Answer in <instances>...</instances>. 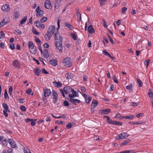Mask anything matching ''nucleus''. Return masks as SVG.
Returning a JSON list of instances; mask_svg holds the SVG:
<instances>
[{"instance_id":"f257e3e1","label":"nucleus","mask_w":153,"mask_h":153,"mask_svg":"<svg viewBox=\"0 0 153 153\" xmlns=\"http://www.w3.org/2000/svg\"><path fill=\"white\" fill-rule=\"evenodd\" d=\"M60 21L58 19L57 21L58 28H57V31L54 33V40L56 41L55 42V45L57 48L59 50V51L62 52V50L63 48L62 44V41L63 38L59 36V32L58 29L60 27Z\"/></svg>"},{"instance_id":"f03ea898","label":"nucleus","mask_w":153,"mask_h":153,"mask_svg":"<svg viewBox=\"0 0 153 153\" xmlns=\"http://www.w3.org/2000/svg\"><path fill=\"white\" fill-rule=\"evenodd\" d=\"M28 44L29 48L31 49L30 50L31 53L33 54H35L36 53V48L33 43L30 41L28 42Z\"/></svg>"},{"instance_id":"7ed1b4c3","label":"nucleus","mask_w":153,"mask_h":153,"mask_svg":"<svg viewBox=\"0 0 153 153\" xmlns=\"http://www.w3.org/2000/svg\"><path fill=\"white\" fill-rule=\"evenodd\" d=\"M63 64L65 66H71V59L69 57L65 58L63 61Z\"/></svg>"},{"instance_id":"20e7f679","label":"nucleus","mask_w":153,"mask_h":153,"mask_svg":"<svg viewBox=\"0 0 153 153\" xmlns=\"http://www.w3.org/2000/svg\"><path fill=\"white\" fill-rule=\"evenodd\" d=\"M55 30V27L54 26H50L49 27L47 32L50 35H53L54 33Z\"/></svg>"},{"instance_id":"39448f33","label":"nucleus","mask_w":153,"mask_h":153,"mask_svg":"<svg viewBox=\"0 0 153 153\" xmlns=\"http://www.w3.org/2000/svg\"><path fill=\"white\" fill-rule=\"evenodd\" d=\"M45 7L48 9H51L52 8L50 1L49 0H46L45 2Z\"/></svg>"},{"instance_id":"423d86ee","label":"nucleus","mask_w":153,"mask_h":153,"mask_svg":"<svg viewBox=\"0 0 153 153\" xmlns=\"http://www.w3.org/2000/svg\"><path fill=\"white\" fill-rule=\"evenodd\" d=\"M71 89L72 88L70 86H67L64 88L63 90L65 94H68L71 93Z\"/></svg>"},{"instance_id":"0eeeda50","label":"nucleus","mask_w":153,"mask_h":153,"mask_svg":"<svg viewBox=\"0 0 153 153\" xmlns=\"http://www.w3.org/2000/svg\"><path fill=\"white\" fill-rule=\"evenodd\" d=\"M1 10L7 12L10 10L9 5L7 4H6L3 5L1 7Z\"/></svg>"},{"instance_id":"6e6552de","label":"nucleus","mask_w":153,"mask_h":153,"mask_svg":"<svg viewBox=\"0 0 153 153\" xmlns=\"http://www.w3.org/2000/svg\"><path fill=\"white\" fill-rule=\"evenodd\" d=\"M43 91H44V97H46L49 96L51 94V90L48 88H46L45 89H44Z\"/></svg>"},{"instance_id":"1a4fd4ad","label":"nucleus","mask_w":153,"mask_h":153,"mask_svg":"<svg viewBox=\"0 0 153 153\" xmlns=\"http://www.w3.org/2000/svg\"><path fill=\"white\" fill-rule=\"evenodd\" d=\"M100 113L102 114H109L111 111L110 109L108 108L107 109L100 110Z\"/></svg>"},{"instance_id":"9d476101","label":"nucleus","mask_w":153,"mask_h":153,"mask_svg":"<svg viewBox=\"0 0 153 153\" xmlns=\"http://www.w3.org/2000/svg\"><path fill=\"white\" fill-rule=\"evenodd\" d=\"M9 143L11 145V147L15 148L16 147V145L13 140L12 139H8Z\"/></svg>"},{"instance_id":"9b49d317","label":"nucleus","mask_w":153,"mask_h":153,"mask_svg":"<svg viewBox=\"0 0 153 153\" xmlns=\"http://www.w3.org/2000/svg\"><path fill=\"white\" fill-rule=\"evenodd\" d=\"M76 10L77 11L76 16L77 17V19L78 21H80L81 20V15L80 14V10L78 8H77L76 9Z\"/></svg>"},{"instance_id":"f8f14e48","label":"nucleus","mask_w":153,"mask_h":153,"mask_svg":"<svg viewBox=\"0 0 153 153\" xmlns=\"http://www.w3.org/2000/svg\"><path fill=\"white\" fill-rule=\"evenodd\" d=\"M49 62L50 65L55 66L57 65L58 61L56 59H53L50 60Z\"/></svg>"},{"instance_id":"ddd939ff","label":"nucleus","mask_w":153,"mask_h":153,"mask_svg":"<svg viewBox=\"0 0 153 153\" xmlns=\"http://www.w3.org/2000/svg\"><path fill=\"white\" fill-rule=\"evenodd\" d=\"M34 72L35 74L38 76H40L41 70H40L39 68L36 67L34 70Z\"/></svg>"},{"instance_id":"4468645a","label":"nucleus","mask_w":153,"mask_h":153,"mask_svg":"<svg viewBox=\"0 0 153 153\" xmlns=\"http://www.w3.org/2000/svg\"><path fill=\"white\" fill-rule=\"evenodd\" d=\"M98 102L96 100H93L91 106V110L97 106L98 105Z\"/></svg>"},{"instance_id":"2eb2a0df","label":"nucleus","mask_w":153,"mask_h":153,"mask_svg":"<svg viewBox=\"0 0 153 153\" xmlns=\"http://www.w3.org/2000/svg\"><path fill=\"white\" fill-rule=\"evenodd\" d=\"M73 74L72 73L68 72L65 74V77L67 79H70L73 78Z\"/></svg>"},{"instance_id":"dca6fc26","label":"nucleus","mask_w":153,"mask_h":153,"mask_svg":"<svg viewBox=\"0 0 153 153\" xmlns=\"http://www.w3.org/2000/svg\"><path fill=\"white\" fill-rule=\"evenodd\" d=\"M87 30L88 32L91 34H92L95 32V30L91 25L88 27Z\"/></svg>"},{"instance_id":"f3484780","label":"nucleus","mask_w":153,"mask_h":153,"mask_svg":"<svg viewBox=\"0 0 153 153\" xmlns=\"http://www.w3.org/2000/svg\"><path fill=\"white\" fill-rule=\"evenodd\" d=\"M43 54L45 58L47 59L49 56L50 54L48 53V50L45 49L43 50Z\"/></svg>"},{"instance_id":"a211bd4d","label":"nucleus","mask_w":153,"mask_h":153,"mask_svg":"<svg viewBox=\"0 0 153 153\" xmlns=\"http://www.w3.org/2000/svg\"><path fill=\"white\" fill-rule=\"evenodd\" d=\"M13 18L15 19H16L19 18L20 16V14L16 10H14L13 13Z\"/></svg>"},{"instance_id":"6ab92c4d","label":"nucleus","mask_w":153,"mask_h":153,"mask_svg":"<svg viewBox=\"0 0 153 153\" xmlns=\"http://www.w3.org/2000/svg\"><path fill=\"white\" fill-rule=\"evenodd\" d=\"M125 138L124 132H122L118 135L115 139L117 140L123 139Z\"/></svg>"},{"instance_id":"aec40b11","label":"nucleus","mask_w":153,"mask_h":153,"mask_svg":"<svg viewBox=\"0 0 153 153\" xmlns=\"http://www.w3.org/2000/svg\"><path fill=\"white\" fill-rule=\"evenodd\" d=\"M13 65L16 68H19L20 66V63L17 60H15L13 62Z\"/></svg>"},{"instance_id":"412c9836","label":"nucleus","mask_w":153,"mask_h":153,"mask_svg":"<svg viewBox=\"0 0 153 153\" xmlns=\"http://www.w3.org/2000/svg\"><path fill=\"white\" fill-rule=\"evenodd\" d=\"M53 83L57 88L61 87L62 86V83L59 82H57V81H55Z\"/></svg>"},{"instance_id":"4be33fe9","label":"nucleus","mask_w":153,"mask_h":153,"mask_svg":"<svg viewBox=\"0 0 153 153\" xmlns=\"http://www.w3.org/2000/svg\"><path fill=\"white\" fill-rule=\"evenodd\" d=\"M83 96L86 102L87 103H88L91 100V98L90 97H88L87 95L85 94H83Z\"/></svg>"},{"instance_id":"5701e85b","label":"nucleus","mask_w":153,"mask_h":153,"mask_svg":"<svg viewBox=\"0 0 153 153\" xmlns=\"http://www.w3.org/2000/svg\"><path fill=\"white\" fill-rule=\"evenodd\" d=\"M104 117V118H106L107 119V122L109 124H114V121H113L112 120H111L109 117L108 116H103Z\"/></svg>"},{"instance_id":"b1692460","label":"nucleus","mask_w":153,"mask_h":153,"mask_svg":"<svg viewBox=\"0 0 153 153\" xmlns=\"http://www.w3.org/2000/svg\"><path fill=\"white\" fill-rule=\"evenodd\" d=\"M3 107L4 108V109L5 111H7V112H10V111L9 109V107L5 103H4L2 105Z\"/></svg>"},{"instance_id":"393cba45","label":"nucleus","mask_w":153,"mask_h":153,"mask_svg":"<svg viewBox=\"0 0 153 153\" xmlns=\"http://www.w3.org/2000/svg\"><path fill=\"white\" fill-rule=\"evenodd\" d=\"M52 36V35H50L47 32V33L45 35V38L46 41H48L51 39Z\"/></svg>"},{"instance_id":"a878e982","label":"nucleus","mask_w":153,"mask_h":153,"mask_svg":"<svg viewBox=\"0 0 153 153\" xmlns=\"http://www.w3.org/2000/svg\"><path fill=\"white\" fill-rule=\"evenodd\" d=\"M126 89L128 90L129 93L131 92L133 90V85L131 84H130L129 85L126 86Z\"/></svg>"},{"instance_id":"bb28decb","label":"nucleus","mask_w":153,"mask_h":153,"mask_svg":"<svg viewBox=\"0 0 153 153\" xmlns=\"http://www.w3.org/2000/svg\"><path fill=\"white\" fill-rule=\"evenodd\" d=\"M64 25L65 26L67 27L70 30H71L73 28V26L69 23H64Z\"/></svg>"},{"instance_id":"cd10ccee","label":"nucleus","mask_w":153,"mask_h":153,"mask_svg":"<svg viewBox=\"0 0 153 153\" xmlns=\"http://www.w3.org/2000/svg\"><path fill=\"white\" fill-rule=\"evenodd\" d=\"M36 13V16H42L43 14V11L42 10H40Z\"/></svg>"},{"instance_id":"c85d7f7f","label":"nucleus","mask_w":153,"mask_h":153,"mask_svg":"<svg viewBox=\"0 0 153 153\" xmlns=\"http://www.w3.org/2000/svg\"><path fill=\"white\" fill-rule=\"evenodd\" d=\"M122 117L127 119L132 120L133 119L134 116L133 115H130L128 116L123 117Z\"/></svg>"},{"instance_id":"c756f323","label":"nucleus","mask_w":153,"mask_h":153,"mask_svg":"<svg viewBox=\"0 0 153 153\" xmlns=\"http://www.w3.org/2000/svg\"><path fill=\"white\" fill-rule=\"evenodd\" d=\"M27 19V16H25L20 21V24H22L24 23Z\"/></svg>"},{"instance_id":"7c9ffc66","label":"nucleus","mask_w":153,"mask_h":153,"mask_svg":"<svg viewBox=\"0 0 153 153\" xmlns=\"http://www.w3.org/2000/svg\"><path fill=\"white\" fill-rule=\"evenodd\" d=\"M106 1V0H99V2L101 6L104 5Z\"/></svg>"},{"instance_id":"2f4dec72","label":"nucleus","mask_w":153,"mask_h":153,"mask_svg":"<svg viewBox=\"0 0 153 153\" xmlns=\"http://www.w3.org/2000/svg\"><path fill=\"white\" fill-rule=\"evenodd\" d=\"M130 142V140H129L127 139L126 140H125L123 143H122L121 144L120 146H123V145H126L128 143H129Z\"/></svg>"},{"instance_id":"473e14b6","label":"nucleus","mask_w":153,"mask_h":153,"mask_svg":"<svg viewBox=\"0 0 153 153\" xmlns=\"http://www.w3.org/2000/svg\"><path fill=\"white\" fill-rule=\"evenodd\" d=\"M52 94L53 96V98H58V94L55 91H52Z\"/></svg>"},{"instance_id":"72a5a7b5","label":"nucleus","mask_w":153,"mask_h":153,"mask_svg":"<svg viewBox=\"0 0 153 153\" xmlns=\"http://www.w3.org/2000/svg\"><path fill=\"white\" fill-rule=\"evenodd\" d=\"M71 36L74 40H76L77 39V36L74 33H71Z\"/></svg>"},{"instance_id":"f704fd0d","label":"nucleus","mask_w":153,"mask_h":153,"mask_svg":"<svg viewBox=\"0 0 153 153\" xmlns=\"http://www.w3.org/2000/svg\"><path fill=\"white\" fill-rule=\"evenodd\" d=\"M2 21L7 24V23L10 22V19L8 17H6L3 19Z\"/></svg>"},{"instance_id":"c9c22d12","label":"nucleus","mask_w":153,"mask_h":153,"mask_svg":"<svg viewBox=\"0 0 153 153\" xmlns=\"http://www.w3.org/2000/svg\"><path fill=\"white\" fill-rule=\"evenodd\" d=\"M55 124H62V125H65V123L64 122L61 121L56 120L55 121Z\"/></svg>"},{"instance_id":"e433bc0d","label":"nucleus","mask_w":153,"mask_h":153,"mask_svg":"<svg viewBox=\"0 0 153 153\" xmlns=\"http://www.w3.org/2000/svg\"><path fill=\"white\" fill-rule=\"evenodd\" d=\"M34 25L37 27H39L40 26L41 24H40L39 21L38 20L35 22Z\"/></svg>"},{"instance_id":"4c0bfd02","label":"nucleus","mask_w":153,"mask_h":153,"mask_svg":"<svg viewBox=\"0 0 153 153\" xmlns=\"http://www.w3.org/2000/svg\"><path fill=\"white\" fill-rule=\"evenodd\" d=\"M122 122H121L117 121H114V124L115 125H117L119 126H121L122 125Z\"/></svg>"},{"instance_id":"58836bf2","label":"nucleus","mask_w":153,"mask_h":153,"mask_svg":"<svg viewBox=\"0 0 153 153\" xmlns=\"http://www.w3.org/2000/svg\"><path fill=\"white\" fill-rule=\"evenodd\" d=\"M150 59H148L144 61V63L145 65H146V68H147L149 63Z\"/></svg>"},{"instance_id":"ea45409f","label":"nucleus","mask_w":153,"mask_h":153,"mask_svg":"<svg viewBox=\"0 0 153 153\" xmlns=\"http://www.w3.org/2000/svg\"><path fill=\"white\" fill-rule=\"evenodd\" d=\"M24 153H29L30 152V150L26 147L24 148Z\"/></svg>"},{"instance_id":"a19ab883","label":"nucleus","mask_w":153,"mask_h":153,"mask_svg":"<svg viewBox=\"0 0 153 153\" xmlns=\"http://www.w3.org/2000/svg\"><path fill=\"white\" fill-rule=\"evenodd\" d=\"M4 98L6 100H7V99H8L9 98L6 90H5V91L4 92Z\"/></svg>"},{"instance_id":"79ce46f5","label":"nucleus","mask_w":153,"mask_h":153,"mask_svg":"<svg viewBox=\"0 0 153 153\" xmlns=\"http://www.w3.org/2000/svg\"><path fill=\"white\" fill-rule=\"evenodd\" d=\"M71 92L72 93V94H74L77 97L78 96V95L77 94V93L76 92V91H74V89L72 88Z\"/></svg>"},{"instance_id":"37998d69","label":"nucleus","mask_w":153,"mask_h":153,"mask_svg":"<svg viewBox=\"0 0 153 153\" xmlns=\"http://www.w3.org/2000/svg\"><path fill=\"white\" fill-rule=\"evenodd\" d=\"M112 79L114 80V82H115L116 83H118V81L117 79V77L116 76H114L113 75L112 77Z\"/></svg>"},{"instance_id":"c03bdc74","label":"nucleus","mask_w":153,"mask_h":153,"mask_svg":"<svg viewBox=\"0 0 153 153\" xmlns=\"http://www.w3.org/2000/svg\"><path fill=\"white\" fill-rule=\"evenodd\" d=\"M47 17H44L41 19L40 21L41 23H42L44 22H45L47 20Z\"/></svg>"},{"instance_id":"a18cd8bd","label":"nucleus","mask_w":153,"mask_h":153,"mask_svg":"<svg viewBox=\"0 0 153 153\" xmlns=\"http://www.w3.org/2000/svg\"><path fill=\"white\" fill-rule=\"evenodd\" d=\"M127 7H124L122 8L121 9V13H124L127 10Z\"/></svg>"},{"instance_id":"49530a36","label":"nucleus","mask_w":153,"mask_h":153,"mask_svg":"<svg viewBox=\"0 0 153 153\" xmlns=\"http://www.w3.org/2000/svg\"><path fill=\"white\" fill-rule=\"evenodd\" d=\"M37 119H33V120L31 121V125L32 126H33L36 124L35 122Z\"/></svg>"},{"instance_id":"de8ad7c7","label":"nucleus","mask_w":153,"mask_h":153,"mask_svg":"<svg viewBox=\"0 0 153 153\" xmlns=\"http://www.w3.org/2000/svg\"><path fill=\"white\" fill-rule=\"evenodd\" d=\"M137 82L139 84V86L140 87H141L142 86L143 83L139 79H137Z\"/></svg>"},{"instance_id":"09e8293b","label":"nucleus","mask_w":153,"mask_h":153,"mask_svg":"<svg viewBox=\"0 0 153 153\" xmlns=\"http://www.w3.org/2000/svg\"><path fill=\"white\" fill-rule=\"evenodd\" d=\"M13 91V87L12 86H11L9 88V93L10 95L12 94V92Z\"/></svg>"},{"instance_id":"8fccbe9b","label":"nucleus","mask_w":153,"mask_h":153,"mask_svg":"<svg viewBox=\"0 0 153 153\" xmlns=\"http://www.w3.org/2000/svg\"><path fill=\"white\" fill-rule=\"evenodd\" d=\"M63 105L65 106H67L69 105V103L66 100L65 101L63 102Z\"/></svg>"},{"instance_id":"3c124183","label":"nucleus","mask_w":153,"mask_h":153,"mask_svg":"<svg viewBox=\"0 0 153 153\" xmlns=\"http://www.w3.org/2000/svg\"><path fill=\"white\" fill-rule=\"evenodd\" d=\"M69 100L72 103L74 104L75 105H76V104H75V99L70 98V99H69Z\"/></svg>"},{"instance_id":"603ef678","label":"nucleus","mask_w":153,"mask_h":153,"mask_svg":"<svg viewBox=\"0 0 153 153\" xmlns=\"http://www.w3.org/2000/svg\"><path fill=\"white\" fill-rule=\"evenodd\" d=\"M20 108L21 111H26V108L24 106L21 105L20 107Z\"/></svg>"},{"instance_id":"864d4df0","label":"nucleus","mask_w":153,"mask_h":153,"mask_svg":"<svg viewBox=\"0 0 153 153\" xmlns=\"http://www.w3.org/2000/svg\"><path fill=\"white\" fill-rule=\"evenodd\" d=\"M38 46L39 50L40 51L41 53L42 54L43 53V51L41 45L40 44H38Z\"/></svg>"},{"instance_id":"5fc2aeb1","label":"nucleus","mask_w":153,"mask_h":153,"mask_svg":"<svg viewBox=\"0 0 153 153\" xmlns=\"http://www.w3.org/2000/svg\"><path fill=\"white\" fill-rule=\"evenodd\" d=\"M8 142H9L8 139L7 140L5 139L2 141V143L4 145H7Z\"/></svg>"},{"instance_id":"6e6d98bb","label":"nucleus","mask_w":153,"mask_h":153,"mask_svg":"<svg viewBox=\"0 0 153 153\" xmlns=\"http://www.w3.org/2000/svg\"><path fill=\"white\" fill-rule=\"evenodd\" d=\"M148 94L149 96V97L153 99V93L152 92H150L148 93Z\"/></svg>"},{"instance_id":"4d7b16f0","label":"nucleus","mask_w":153,"mask_h":153,"mask_svg":"<svg viewBox=\"0 0 153 153\" xmlns=\"http://www.w3.org/2000/svg\"><path fill=\"white\" fill-rule=\"evenodd\" d=\"M72 126V124L71 123H68V125H66V127L67 128L69 129Z\"/></svg>"},{"instance_id":"13d9d810","label":"nucleus","mask_w":153,"mask_h":153,"mask_svg":"<svg viewBox=\"0 0 153 153\" xmlns=\"http://www.w3.org/2000/svg\"><path fill=\"white\" fill-rule=\"evenodd\" d=\"M10 48L13 50L15 48V45L13 44H11L10 45Z\"/></svg>"},{"instance_id":"bf43d9fd","label":"nucleus","mask_w":153,"mask_h":153,"mask_svg":"<svg viewBox=\"0 0 153 153\" xmlns=\"http://www.w3.org/2000/svg\"><path fill=\"white\" fill-rule=\"evenodd\" d=\"M33 33L35 35H39V33L35 29H34L33 30Z\"/></svg>"},{"instance_id":"052dcab7","label":"nucleus","mask_w":153,"mask_h":153,"mask_svg":"<svg viewBox=\"0 0 153 153\" xmlns=\"http://www.w3.org/2000/svg\"><path fill=\"white\" fill-rule=\"evenodd\" d=\"M102 21L103 22V25L104 26L105 28H107V25H106V22L104 19H102Z\"/></svg>"},{"instance_id":"680f3d73","label":"nucleus","mask_w":153,"mask_h":153,"mask_svg":"<svg viewBox=\"0 0 153 153\" xmlns=\"http://www.w3.org/2000/svg\"><path fill=\"white\" fill-rule=\"evenodd\" d=\"M75 97H77V96L73 94H69L68 95V97L70 98H70H74Z\"/></svg>"},{"instance_id":"e2e57ef3","label":"nucleus","mask_w":153,"mask_h":153,"mask_svg":"<svg viewBox=\"0 0 153 153\" xmlns=\"http://www.w3.org/2000/svg\"><path fill=\"white\" fill-rule=\"evenodd\" d=\"M42 73L45 74H48V72L46 71L45 69V68H43L42 69Z\"/></svg>"},{"instance_id":"0e129e2a","label":"nucleus","mask_w":153,"mask_h":153,"mask_svg":"<svg viewBox=\"0 0 153 153\" xmlns=\"http://www.w3.org/2000/svg\"><path fill=\"white\" fill-rule=\"evenodd\" d=\"M63 90L62 89H60L59 90V91H60V92L61 93L62 96L64 97H65V95L63 91H63Z\"/></svg>"},{"instance_id":"69168bd1","label":"nucleus","mask_w":153,"mask_h":153,"mask_svg":"<svg viewBox=\"0 0 153 153\" xmlns=\"http://www.w3.org/2000/svg\"><path fill=\"white\" fill-rule=\"evenodd\" d=\"M36 39H35V41L37 43H40L41 42V41L40 40L36 37Z\"/></svg>"},{"instance_id":"338daca9","label":"nucleus","mask_w":153,"mask_h":153,"mask_svg":"<svg viewBox=\"0 0 153 153\" xmlns=\"http://www.w3.org/2000/svg\"><path fill=\"white\" fill-rule=\"evenodd\" d=\"M108 52L107 51L105 50V49H104V50L103 51H102V53L104 54V55H105L106 56H107V55L108 54Z\"/></svg>"},{"instance_id":"774afa93","label":"nucleus","mask_w":153,"mask_h":153,"mask_svg":"<svg viewBox=\"0 0 153 153\" xmlns=\"http://www.w3.org/2000/svg\"><path fill=\"white\" fill-rule=\"evenodd\" d=\"M131 152V151L129 150L125 151L123 152H120L119 153H130Z\"/></svg>"}]
</instances>
